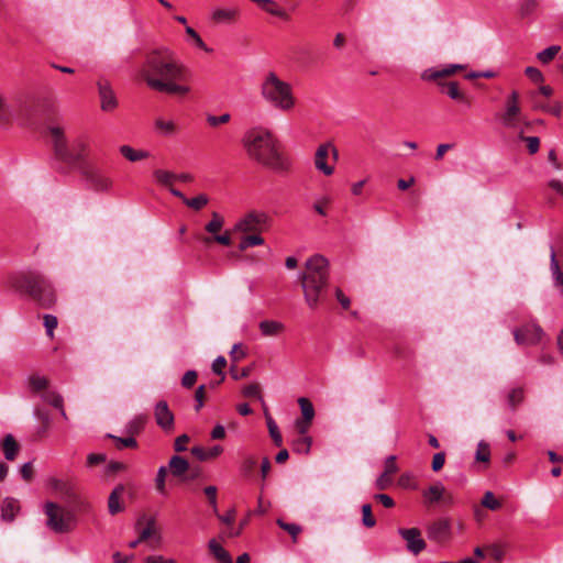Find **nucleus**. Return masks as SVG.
Returning <instances> with one entry per match:
<instances>
[{"instance_id": "obj_1", "label": "nucleus", "mask_w": 563, "mask_h": 563, "mask_svg": "<svg viewBox=\"0 0 563 563\" xmlns=\"http://www.w3.org/2000/svg\"><path fill=\"white\" fill-rule=\"evenodd\" d=\"M185 74L186 67L167 47L150 51L140 69L141 78L152 90L177 96L190 91L188 86L178 84L185 78Z\"/></svg>"}, {"instance_id": "obj_2", "label": "nucleus", "mask_w": 563, "mask_h": 563, "mask_svg": "<svg viewBox=\"0 0 563 563\" xmlns=\"http://www.w3.org/2000/svg\"><path fill=\"white\" fill-rule=\"evenodd\" d=\"M247 156L258 164L275 172H286L290 162L277 148V141L273 134L262 128L249 130L242 140Z\"/></svg>"}, {"instance_id": "obj_3", "label": "nucleus", "mask_w": 563, "mask_h": 563, "mask_svg": "<svg viewBox=\"0 0 563 563\" xmlns=\"http://www.w3.org/2000/svg\"><path fill=\"white\" fill-rule=\"evenodd\" d=\"M303 298L306 305L310 309H316L319 303L325 300L329 287V262L328 260L316 254L307 260L305 269L299 275Z\"/></svg>"}, {"instance_id": "obj_4", "label": "nucleus", "mask_w": 563, "mask_h": 563, "mask_svg": "<svg viewBox=\"0 0 563 563\" xmlns=\"http://www.w3.org/2000/svg\"><path fill=\"white\" fill-rule=\"evenodd\" d=\"M55 156L63 163L84 168L92 153V140L88 135H79L68 143L65 131L59 125L48 128Z\"/></svg>"}, {"instance_id": "obj_5", "label": "nucleus", "mask_w": 563, "mask_h": 563, "mask_svg": "<svg viewBox=\"0 0 563 563\" xmlns=\"http://www.w3.org/2000/svg\"><path fill=\"white\" fill-rule=\"evenodd\" d=\"M10 286L22 294L29 295L40 307L49 309L57 300L53 284L37 272H24L9 279Z\"/></svg>"}, {"instance_id": "obj_6", "label": "nucleus", "mask_w": 563, "mask_h": 563, "mask_svg": "<svg viewBox=\"0 0 563 563\" xmlns=\"http://www.w3.org/2000/svg\"><path fill=\"white\" fill-rule=\"evenodd\" d=\"M268 216L263 211L252 210L242 216L233 225L232 232L241 233L239 250L245 251L253 246L264 244L261 233L266 229Z\"/></svg>"}, {"instance_id": "obj_7", "label": "nucleus", "mask_w": 563, "mask_h": 563, "mask_svg": "<svg viewBox=\"0 0 563 563\" xmlns=\"http://www.w3.org/2000/svg\"><path fill=\"white\" fill-rule=\"evenodd\" d=\"M261 95L268 104L280 111H290L296 104L291 85L273 71L263 79Z\"/></svg>"}, {"instance_id": "obj_8", "label": "nucleus", "mask_w": 563, "mask_h": 563, "mask_svg": "<svg viewBox=\"0 0 563 563\" xmlns=\"http://www.w3.org/2000/svg\"><path fill=\"white\" fill-rule=\"evenodd\" d=\"M338 158V148L331 142L322 143L314 153V167L324 176H331L334 173V165Z\"/></svg>"}, {"instance_id": "obj_9", "label": "nucleus", "mask_w": 563, "mask_h": 563, "mask_svg": "<svg viewBox=\"0 0 563 563\" xmlns=\"http://www.w3.org/2000/svg\"><path fill=\"white\" fill-rule=\"evenodd\" d=\"M465 65L461 64H450L441 68H428L421 74V78L426 81L435 82L441 89V92L444 93L446 90V85L452 84V81H445L444 78L465 69Z\"/></svg>"}, {"instance_id": "obj_10", "label": "nucleus", "mask_w": 563, "mask_h": 563, "mask_svg": "<svg viewBox=\"0 0 563 563\" xmlns=\"http://www.w3.org/2000/svg\"><path fill=\"white\" fill-rule=\"evenodd\" d=\"M14 118H29V113L22 108V103L18 102L14 108L8 102L7 98L0 93V128L9 126Z\"/></svg>"}, {"instance_id": "obj_11", "label": "nucleus", "mask_w": 563, "mask_h": 563, "mask_svg": "<svg viewBox=\"0 0 563 563\" xmlns=\"http://www.w3.org/2000/svg\"><path fill=\"white\" fill-rule=\"evenodd\" d=\"M515 341L519 345H532L541 341L543 335L542 329L534 323L526 324L521 328H516L512 331Z\"/></svg>"}, {"instance_id": "obj_12", "label": "nucleus", "mask_w": 563, "mask_h": 563, "mask_svg": "<svg viewBox=\"0 0 563 563\" xmlns=\"http://www.w3.org/2000/svg\"><path fill=\"white\" fill-rule=\"evenodd\" d=\"M154 416L156 423L164 431H172L174 429L175 417L169 410L166 401L161 400L154 408Z\"/></svg>"}, {"instance_id": "obj_13", "label": "nucleus", "mask_w": 563, "mask_h": 563, "mask_svg": "<svg viewBox=\"0 0 563 563\" xmlns=\"http://www.w3.org/2000/svg\"><path fill=\"white\" fill-rule=\"evenodd\" d=\"M100 108L104 112H111L118 107V99L114 91L107 81L98 82Z\"/></svg>"}, {"instance_id": "obj_14", "label": "nucleus", "mask_w": 563, "mask_h": 563, "mask_svg": "<svg viewBox=\"0 0 563 563\" xmlns=\"http://www.w3.org/2000/svg\"><path fill=\"white\" fill-rule=\"evenodd\" d=\"M520 114L519 93L514 90L506 100V111L503 115V122L506 126H515Z\"/></svg>"}, {"instance_id": "obj_15", "label": "nucleus", "mask_w": 563, "mask_h": 563, "mask_svg": "<svg viewBox=\"0 0 563 563\" xmlns=\"http://www.w3.org/2000/svg\"><path fill=\"white\" fill-rule=\"evenodd\" d=\"M401 538L406 541L408 551L412 554H419L424 548L426 542L421 536V530H399Z\"/></svg>"}, {"instance_id": "obj_16", "label": "nucleus", "mask_w": 563, "mask_h": 563, "mask_svg": "<svg viewBox=\"0 0 563 563\" xmlns=\"http://www.w3.org/2000/svg\"><path fill=\"white\" fill-rule=\"evenodd\" d=\"M45 514L47 516L48 528H63L68 525L65 519L64 510L54 503H47L45 505Z\"/></svg>"}, {"instance_id": "obj_17", "label": "nucleus", "mask_w": 563, "mask_h": 563, "mask_svg": "<svg viewBox=\"0 0 563 563\" xmlns=\"http://www.w3.org/2000/svg\"><path fill=\"white\" fill-rule=\"evenodd\" d=\"M82 173L95 190L103 191L111 187V180L97 170L85 167Z\"/></svg>"}, {"instance_id": "obj_18", "label": "nucleus", "mask_w": 563, "mask_h": 563, "mask_svg": "<svg viewBox=\"0 0 563 563\" xmlns=\"http://www.w3.org/2000/svg\"><path fill=\"white\" fill-rule=\"evenodd\" d=\"M240 14V10L238 8L231 9H222L218 8L212 11L211 19L214 23H232L234 22Z\"/></svg>"}, {"instance_id": "obj_19", "label": "nucleus", "mask_w": 563, "mask_h": 563, "mask_svg": "<svg viewBox=\"0 0 563 563\" xmlns=\"http://www.w3.org/2000/svg\"><path fill=\"white\" fill-rule=\"evenodd\" d=\"M124 492L125 487L122 484L117 485L114 489L111 492L108 499V508L110 514L114 515L123 509L121 500L124 495Z\"/></svg>"}, {"instance_id": "obj_20", "label": "nucleus", "mask_w": 563, "mask_h": 563, "mask_svg": "<svg viewBox=\"0 0 563 563\" xmlns=\"http://www.w3.org/2000/svg\"><path fill=\"white\" fill-rule=\"evenodd\" d=\"M161 542V536L158 534V530H142L140 538L130 543L131 548L136 547L137 544L145 543L148 549L156 548Z\"/></svg>"}, {"instance_id": "obj_21", "label": "nucleus", "mask_w": 563, "mask_h": 563, "mask_svg": "<svg viewBox=\"0 0 563 563\" xmlns=\"http://www.w3.org/2000/svg\"><path fill=\"white\" fill-rule=\"evenodd\" d=\"M168 470L173 476L180 478L189 470V463L179 455H173L168 462Z\"/></svg>"}, {"instance_id": "obj_22", "label": "nucleus", "mask_w": 563, "mask_h": 563, "mask_svg": "<svg viewBox=\"0 0 563 563\" xmlns=\"http://www.w3.org/2000/svg\"><path fill=\"white\" fill-rule=\"evenodd\" d=\"M1 449L4 457L8 461H13L20 451V445L12 434H7L1 442Z\"/></svg>"}, {"instance_id": "obj_23", "label": "nucleus", "mask_w": 563, "mask_h": 563, "mask_svg": "<svg viewBox=\"0 0 563 563\" xmlns=\"http://www.w3.org/2000/svg\"><path fill=\"white\" fill-rule=\"evenodd\" d=\"M191 454L197 457L199 461H207L211 459L218 457L223 452V448L221 445H214L208 450L202 446H192Z\"/></svg>"}, {"instance_id": "obj_24", "label": "nucleus", "mask_w": 563, "mask_h": 563, "mask_svg": "<svg viewBox=\"0 0 563 563\" xmlns=\"http://www.w3.org/2000/svg\"><path fill=\"white\" fill-rule=\"evenodd\" d=\"M20 510L19 501L14 498H5L1 505V517L4 521L11 522Z\"/></svg>"}, {"instance_id": "obj_25", "label": "nucleus", "mask_w": 563, "mask_h": 563, "mask_svg": "<svg viewBox=\"0 0 563 563\" xmlns=\"http://www.w3.org/2000/svg\"><path fill=\"white\" fill-rule=\"evenodd\" d=\"M155 130L163 136H174L178 132V126L173 120L157 118L154 121Z\"/></svg>"}, {"instance_id": "obj_26", "label": "nucleus", "mask_w": 563, "mask_h": 563, "mask_svg": "<svg viewBox=\"0 0 563 563\" xmlns=\"http://www.w3.org/2000/svg\"><path fill=\"white\" fill-rule=\"evenodd\" d=\"M444 93L448 95L454 101L464 103L466 106H471L470 97L460 89L459 84L456 81L448 84Z\"/></svg>"}, {"instance_id": "obj_27", "label": "nucleus", "mask_w": 563, "mask_h": 563, "mask_svg": "<svg viewBox=\"0 0 563 563\" xmlns=\"http://www.w3.org/2000/svg\"><path fill=\"white\" fill-rule=\"evenodd\" d=\"M209 550L213 554V556L221 563H233L232 556L229 552L221 545V543L211 539L209 541Z\"/></svg>"}, {"instance_id": "obj_28", "label": "nucleus", "mask_w": 563, "mask_h": 563, "mask_svg": "<svg viewBox=\"0 0 563 563\" xmlns=\"http://www.w3.org/2000/svg\"><path fill=\"white\" fill-rule=\"evenodd\" d=\"M258 328L264 336H275L284 331L285 325L278 321L264 320L260 322Z\"/></svg>"}, {"instance_id": "obj_29", "label": "nucleus", "mask_w": 563, "mask_h": 563, "mask_svg": "<svg viewBox=\"0 0 563 563\" xmlns=\"http://www.w3.org/2000/svg\"><path fill=\"white\" fill-rule=\"evenodd\" d=\"M120 154L125 157L130 162H139L145 159L150 156V153L146 151H136L130 145H121L119 147Z\"/></svg>"}, {"instance_id": "obj_30", "label": "nucleus", "mask_w": 563, "mask_h": 563, "mask_svg": "<svg viewBox=\"0 0 563 563\" xmlns=\"http://www.w3.org/2000/svg\"><path fill=\"white\" fill-rule=\"evenodd\" d=\"M551 273L553 276L554 286L560 289L561 294L563 295V273L560 269L554 250L551 251Z\"/></svg>"}, {"instance_id": "obj_31", "label": "nucleus", "mask_w": 563, "mask_h": 563, "mask_svg": "<svg viewBox=\"0 0 563 563\" xmlns=\"http://www.w3.org/2000/svg\"><path fill=\"white\" fill-rule=\"evenodd\" d=\"M311 444H312L311 437L299 435L297 439L292 440L291 449L295 453L308 454L310 452Z\"/></svg>"}, {"instance_id": "obj_32", "label": "nucleus", "mask_w": 563, "mask_h": 563, "mask_svg": "<svg viewBox=\"0 0 563 563\" xmlns=\"http://www.w3.org/2000/svg\"><path fill=\"white\" fill-rule=\"evenodd\" d=\"M153 176L159 185L168 188L172 187L173 183L176 180V174L166 169H155Z\"/></svg>"}, {"instance_id": "obj_33", "label": "nucleus", "mask_w": 563, "mask_h": 563, "mask_svg": "<svg viewBox=\"0 0 563 563\" xmlns=\"http://www.w3.org/2000/svg\"><path fill=\"white\" fill-rule=\"evenodd\" d=\"M43 398L47 404L59 409L60 415L64 419H66V420L68 419L67 413L64 409L63 397L59 394L54 393V391H48V393L44 394Z\"/></svg>"}, {"instance_id": "obj_34", "label": "nucleus", "mask_w": 563, "mask_h": 563, "mask_svg": "<svg viewBox=\"0 0 563 563\" xmlns=\"http://www.w3.org/2000/svg\"><path fill=\"white\" fill-rule=\"evenodd\" d=\"M147 421V417L145 415H139V416H135L125 427V430H126V433H129L130 435H135V434H139L145 423Z\"/></svg>"}, {"instance_id": "obj_35", "label": "nucleus", "mask_w": 563, "mask_h": 563, "mask_svg": "<svg viewBox=\"0 0 563 563\" xmlns=\"http://www.w3.org/2000/svg\"><path fill=\"white\" fill-rule=\"evenodd\" d=\"M525 399V389L522 387H516L511 389L507 395V402L509 408L515 411L517 406L520 405Z\"/></svg>"}, {"instance_id": "obj_36", "label": "nucleus", "mask_w": 563, "mask_h": 563, "mask_svg": "<svg viewBox=\"0 0 563 563\" xmlns=\"http://www.w3.org/2000/svg\"><path fill=\"white\" fill-rule=\"evenodd\" d=\"M224 225V219L223 217L218 213V212H212L211 213V220L205 225V230L212 234V235H216Z\"/></svg>"}, {"instance_id": "obj_37", "label": "nucleus", "mask_w": 563, "mask_h": 563, "mask_svg": "<svg viewBox=\"0 0 563 563\" xmlns=\"http://www.w3.org/2000/svg\"><path fill=\"white\" fill-rule=\"evenodd\" d=\"M298 404L301 410L300 419H305L306 421H312L314 418V408L312 406V402L306 397H300L298 399Z\"/></svg>"}, {"instance_id": "obj_38", "label": "nucleus", "mask_w": 563, "mask_h": 563, "mask_svg": "<svg viewBox=\"0 0 563 563\" xmlns=\"http://www.w3.org/2000/svg\"><path fill=\"white\" fill-rule=\"evenodd\" d=\"M209 202V197L205 194H200L197 197L194 198H184V203L196 211L201 210L203 207H206Z\"/></svg>"}, {"instance_id": "obj_39", "label": "nucleus", "mask_w": 563, "mask_h": 563, "mask_svg": "<svg viewBox=\"0 0 563 563\" xmlns=\"http://www.w3.org/2000/svg\"><path fill=\"white\" fill-rule=\"evenodd\" d=\"M475 460L481 463L488 464L490 461V446L485 441H479L477 444Z\"/></svg>"}, {"instance_id": "obj_40", "label": "nucleus", "mask_w": 563, "mask_h": 563, "mask_svg": "<svg viewBox=\"0 0 563 563\" xmlns=\"http://www.w3.org/2000/svg\"><path fill=\"white\" fill-rule=\"evenodd\" d=\"M561 51L559 45H552L541 52L538 53L537 58L542 64H549L552 62L558 53Z\"/></svg>"}, {"instance_id": "obj_41", "label": "nucleus", "mask_w": 563, "mask_h": 563, "mask_svg": "<svg viewBox=\"0 0 563 563\" xmlns=\"http://www.w3.org/2000/svg\"><path fill=\"white\" fill-rule=\"evenodd\" d=\"M266 421H267L268 432H269V435H271L274 444L276 446H282L283 437H282V433L279 432V429H278L276 422L274 421V419L271 416L266 417Z\"/></svg>"}, {"instance_id": "obj_42", "label": "nucleus", "mask_w": 563, "mask_h": 563, "mask_svg": "<svg viewBox=\"0 0 563 563\" xmlns=\"http://www.w3.org/2000/svg\"><path fill=\"white\" fill-rule=\"evenodd\" d=\"M167 475V467L161 466L157 471L155 478V488L161 495H166L165 479Z\"/></svg>"}, {"instance_id": "obj_43", "label": "nucleus", "mask_w": 563, "mask_h": 563, "mask_svg": "<svg viewBox=\"0 0 563 563\" xmlns=\"http://www.w3.org/2000/svg\"><path fill=\"white\" fill-rule=\"evenodd\" d=\"M108 438L112 439L115 442V446L118 449H123V448L134 449L137 446V442L132 435L126 437V438H120V437H115L112 434H108Z\"/></svg>"}, {"instance_id": "obj_44", "label": "nucleus", "mask_w": 563, "mask_h": 563, "mask_svg": "<svg viewBox=\"0 0 563 563\" xmlns=\"http://www.w3.org/2000/svg\"><path fill=\"white\" fill-rule=\"evenodd\" d=\"M443 493H444L443 486L441 484H437V485L430 486L428 488V490H426L424 497L427 498V500L434 503V501L440 500Z\"/></svg>"}, {"instance_id": "obj_45", "label": "nucleus", "mask_w": 563, "mask_h": 563, "mask_svg": "<svg viewBox=\"0 0 563 563\" xmlns=\"http://www.w3.org/2000/svg\"><path fill=\"white\" fill-rule=\"evenodd\" d=\"M29 385L33 391H41L48 386V380L43 376L33 375L29 378Z\"/></svg>"}, {"instance_id": "obj_46", "label": "nucleus", "mask_w": 563, "mask_h": 563, "mask_svg": "<svg viewBox=\"0 0 563 563\" xmlns=\"http://www.w3.org/2000/svg\"><path fill=\"white\" fill-rule=\"evenodd\" d=\"M482 505L490 510H497L501 507V503L496 499L492 492H486L484 494Z\"/></svg>"}, {"instance_id": "obj_47", "label": "nucleus", "mask_w": 563, "mask_h": 563, "mask_svg": "<svg viewBox=\"0 0 563 563\" xmlns=\"http://www.w3.org/2000/svg\"><path fill=\"white\" fill-rule=\"evenodd\" d=\"M214 241L221 245L229 246L232 243L231 231H225L223 234H216L212 238H205V243H210Z\"/></svg>"}, {"instance_id": "obj_48", "label": "nucleus", "mask_w": 563, "mask_h": 563, "mask_svg": "<svg viewBox=\"0 0 563 563\" xmlns=\"http://www.w3.org/2000/svg\"><path fill=\"white\" fill-rule=\"evenodd\" d=\"M44 327L46 329V334L48 338L53 339L54 336V330L56 329L58 321L57 318L53 314H45L43 317Z\"/></svg>"}, {"instance_id": "obj_49", "label": "nucleus", "mask_w": 563, "mask_h": 563, "mask_svg": "<svg viewBox=\"0 0 563 563\" xmlns=\"http://www.w3.org/2000/svg\"><path fill=\"white\" fill-rule=\"evenodd\" d=\"M362 522L366 527H373L376 523V520L372 514V507L369 504H365L362 506Z\"/></svg>"}, {"instance_id": "obj_50", "label": "nucleus", "mask_w": 563, "mask_h": 563, "mask_svg": "<svg viewBox=\"0 0 563 563\" xmlns=\"http://www.w3.org/2000/svg\"><path fill=\"white\" fill-rule=\"evenodd\" d=\"M428 538L441 544L448 540L449 530H429Z\"/></svg>"}, {"instance_id": "obj_51", "label": "nucleus", "mask_w": 563, "mask_h": 563, "mask_svg": "<svg viewBox=\"0 0 563 563\" xmlns=\"http://www.w3.org/2000/svg\"><path fill=\"white\" fill-rule=\"evenodd\" d=\"M227 366V360L224 356H218L212 363V372L217 375H221V380L224 379V368Z\"/></svg>"}, {"instance_id": "obj_52", "label": "nucleus", "mask_w": 563, "mask_h": 563, "mask_svg": "<svg viewBox=\"0 0 563 563\" xmlns=\"http://www.w3.org/2000/svg\"><path fill=\"white\" fill-rule=\"evenodd\" d=\"M231 117L229 113H223L221 115H208L207 122L211 126H218L220 124H225L230 121Z\"/></svg>"}, {"instance_id": "obj_53", "label": "nucleus", "mask_w": 563, "mask_h": 563, "mask_svg": "<svg viewBox=\"0 0 563 563\" xmlns=\"http://www.w3.org/2000/svg\"><path fill=\"white\" fill-rule=\"evenodd\" d=\"M245 397L261 398V386L257 383L246 385L243 390Z\"/></svg>"}, {"instance_id": "obj_54", "label": "nucleus", "mask_w": 563, "mask_h": 563, "mask_svg": "<svg viewBox=\"0 0 563 563\" xmlns=\"http://www.w3.org/2000/svg\"><path fill=\"white\" fill-rule=\"evenodd\" d=\"M257 465V460L255 456H245L242 464H241V470L243 473L245 474H250L254 471V468L256 467Z\"/></svg>"}, {"instance_id": "obj_55", "label": "nucleus", "mask_w": 563, "mask_h": 563, "mask_svg": "<svg viewBox=\"0 0 563 563\" xmlns=\"http://www.w3.org/2000/svg\"><path fill=\"white\" fill-rule=\"evenodd\" d=\"M197 377L198 375L196 371H187L181 378V385L185 388H191L195 385Z\"/></svg>"}, {"instance_id": "obj_56", "label": "nucleus", "mask_w": 563, "mask_h": 563, "mask_svg": "<svg viewBox=\"0 0 563 563\" xmlns=\"http://www.w3.org/2000/svg\"><path fill=\"white\" fill-rule=\"evenodd\" d=\"M522 140L527 143V147L530 154H536L540 147V140L537 136H522Z\"/></svg>"}, {"instance_id": "obj_57", "label": "nucleus", "mask_w": 563, "mask_h": 563, "mask_svg": "<svg viewBox=\"0 0 563 563\" xmlns=\"http://www.w3.org/2000/svg\"><path fill=\"white\" fill-rule=\"evenodd\" d=\"M230 356H231L232 361H234V362H239L246 356V352L243 350V346L241 343H236L232 346Z\"/></svg>"}, {"instance_id": "obj_58", "label": "nucleus", "mask_w": 563, "mask_h": 563, "mask_svg": "<svg viewBox=\"0 0 563 563\" xmlns=\"http://www.w3.org/2000/svg\"><path fill=\"white\" fill-rule=\"evenodd\" d=\"M444 463H445V452L435 453L433 455L432 464H431L432 471L439 472L443 467Z\"/></svg>"}, {"instance_id": "obj_59", "label": "nucleus", "mask_w": 563, "mask_h": 563, "mask_svg": "<svg viewBox=\"0 0 563 563\" xmlns=\"http://www.w3.org/2000/svg\"><path fill=\"white\" fill-rule=\"evenodd\" d=\"M312 421H306L305 419H297L295 421V427L299 435L309 437L307 433L311 426Z\"/></svg>"}, {"instance_id": "obj_60", "label": "nucleus", "mask_w": 563, "mask_h": 563, "mask_svg": "<svg viewBox=\"0 0 563 563\" xmlns=\"http://www.w3.org/2000/svg\"><path fill=\"white\" fill-rule=\"evenodd\" d=\"M186 33L191 37L197 47L207 51L205 42L191 26L186 27Z\"/></svg>"}, {"instance_id": "obj_61", "label": "nucleus", "mask_w": 563, "mask_h": 563, "mask_svg": "<svg viewBox=\"0 0 563 563\" xmlns=\"http://www.w3.org/2000/svg\"><path fill=\"white\" fill-rule=\"evenodd\" d=\"M107 456L103 453H91L87 456V465L89 467L96 466L106 462Z\"/></svg>"}, {"instance_id": "obj_62", "label": "nucleus", "mask_w": 563, "mask_h": 563, "mask_svg": "<svg viewBox=\"0 0 563 563\" xmlns=\"http://www.w3.org/2000/svg\"><path fill=\"white\" fill-rule=\"evenodd\" d=\"M398 471V467H397V464H396V456L395 455H389L386 461H385V471L384 473L386 475H393L395 473H397Z\"/></svg>"}, {"instance_id": "obj_63", "label": "nucleus", "mask_w": 563, "mask_h": 563, "mask_svg": "<svg viewBox=\"0 0 563 563\" xmlns=\"http://www.w3.org/2000/svg\"><path fill=\"white\" fill-rule=\"evenodd\" d=\"M393 483L391 476L383 473L375 483V486L379 490L387 489Z\"/></svg>"}, {"instance_id": "obj_64", "label": "nucleus", "mask_w": 563, "mask_h": 563, "mask_svg": "<svg viewBox=\"0 0 563 563\" xmlns=\"http://www.w3.org/2000/svg\"><path fill=\"white\" fill-rule=\"evenodd\" d=\"M21 476L24 481L29 482L33 478L34 468L32 462L24 463L20 468Z\"/></svg>"}]
</instances>
